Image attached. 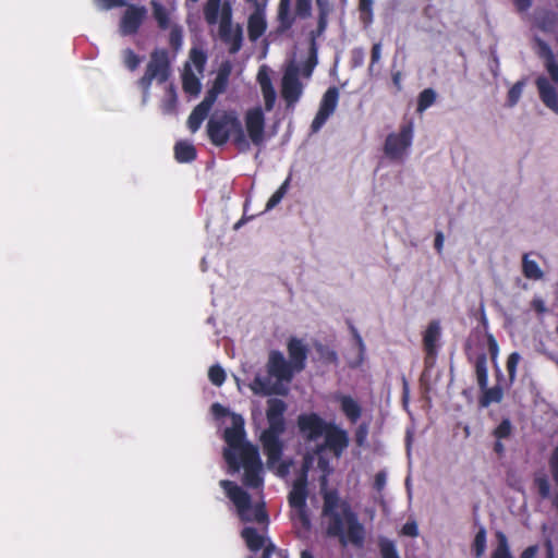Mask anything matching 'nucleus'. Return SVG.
Returning a JSON list of instances; mask_svg holds the SVG:
<instances>
[{"instance_id":"obj_1","label":"nucleus","mask_w":558,"mask_h":558,"mask_svg":"<svg viewBox=\"0 0 558 558\" xmlns=\"http://www.w3.org/2000/svg\"><path fill=\"white\" fill-rule=\"evenodd\" d=\"M245 422L241 414L231 415V426L223 432L227 447L223 449V459L232 472L244 469L243 483L250 488L263 486L262 460L257 446L246 440Z\"/></svg>"},{"instance_id":"obj_2","label":"nucleus","mask_w":558,"mask_h":558,"mask_svg":"<svg viewBox=\"0 0 558 558\" xmlns=\"http://www.w3.org/2000/svg\"><path fill=\"white\" fill-rule=\"evenodd\" d=\"M322 514L326 519L327 536L338 538L343 546H363L365 527L351 504L342 499L337 489L323 492Z\"/></svg>"},{"instance_id":"obj_3","label":"nucleus","mask_w":558,"mask_h":558,"mask_svg":"<svg viewBox=\"0 0 558 558\" xmlns=\"http://www.w3.org/2000/svg\"><path fill=\"white\" fill-rule=\"evenodd\" d=\"M287 404L283 400L270 398L267 400L266 418L268 427L259 436L263 451L270 465L278 463L283 453L281 435L286 432L284 412Z\"/></svg>"},{"instance_id":"obj_4","label":"nucleus","mask_w":558,"mask_h":558,"mask_svg":"<svg viewBox=\"0 0 558 558\" xmlns=\"http://www.w3.org/2000/svg\"><path fill=\"white\" fill-rule=\"evenodd\" d=\"M219 21V37L228 46V51L235 54L243 44V29L240 24H232V8L230 2L221 4V0H207L204 7V17L207 24L215 25Z\"/></svg>"},{"instance_id":"obj_5","label":"nucleus","mask_w":558,"mask_h":558,"mask_svg":"<svg viewBox=\"0 0 558 558\" xmlns=\"http://www.w3.org/2000/svg\"><path fill=\"white\" fill-rule=\"evenodd\" d=\"M207 135L215 146H223L232 138L239 150L245 151L250 148L242 122L234 110L211 117L207 122Z\"/></svg>"},{"instance_id":"obj_6","label":"nucleus","mask_w":558,"mask_h":558,"mask_svg":"<svg viewBox=\"0 0 558 558\" xmlns=\"http://www.w3.org/2000/svg\"><path fill=\"white\" fill-rule=\"evenodd\" d=\"M220 486L226 492L227 497L235 506L241 521H255L260 524L268 522V514L264 504L252 507V498L250 494L232 481L222 480L220 481Z\"/></svg>"},{"instance_id":"obj_7","label":"nucleus","mask_w":558,"mask_h":558,"mask_svg":"<svg viewBox=\"0 0 558 558\" xmlns=\"http://www.w3.org/2000/svg\"><path fill=\"white\" fill-rule=\"evenodd\" d=\"M171 75L169 52L165 48H156L150 52L149 61L143 76L137 81L144 94H148L154 81L166 83Z\"/></svg>"},{"instance_id":"obj_8","label":"nucleus","mask_w":558,"mask_h":558,"mask_svg":"<svg viewBox=\"0 0 558 558\" xmlns=\"http://www.w3.org/2000/svg\"><path fill=\"white\" fill-rule=\"evenodd\" d=\"M413 142V121L401 124L398 133H390L386 137L384 151L391 160H400Z\"/></svg>"},{"instance_id":"obj_9","label":"nucleus","mask_w":558,"mask_h":558,"mask_svg":"<svg viewBox=\"0 0 558 558\" xmlns=\"http://www.w3.org/2000/svg\"><path fill=\"white\" fill-rule=\"evenodd\" d=\"M323 436L324 442L315 446L313 449L314 454H320L329 450L336 458H340L349 447L350 439L348 432L335 423L329 422Z\"/></svg>"},{"instance_id":"obj_10","label":"nucleus","mask_w":558,"mask_h":558,"mask_svg":"<svg viewBox=\"0 0 558 558\" xmlns=\"http://www.w3.org/2000/svg\"><path fill=\"white\" fill-rule=\"evenodd\" d=\"M300 69L291 63L284 71L281 80V96L287 108H293L303 94V84L299 78Z\"/></svg>"},{"instance_id":"obj_11","label":"nucleus","mask_w":558,"mask_h":558,"mask_svg":"<svg viewBox=\"0 0 558 558\" xmlns=\"http://www.w3.org/2000/svg\"><path fill=\"white\" fill-rule=\"evenodd\" d=\"M329 422H326L315 412L301 413L296 418V426L300 435L306 441H316L325 433Z\"/></svg>"},{"instance_id":"obj_12","label":"nucleus","mask_w":558,"mask_h":558,"mask_svg":"<svg viewBox=\"0 0 558 558\" xmlns=\"http://www.w3.org/2000/svg\"><path fill=\"white\" fill-rule=\"evenodd\" d=\"M266 369L268 375L277 380L278 385L291 383L294 375L298 374L279 350H271L269 352Z\"/></svg>"},{"instance_id":"obj_13","label":"nucleus","mask_w":558,"mask_h":558,"mask_svg":"<svg viewBox=\"0 0 558 558\" xmlns=\"http://www.w3.org/2000/svg\"><path fill=\"white\" fill-rule=\"evenodd\" d=\"M441 337L440 323L434 319L428 323L423 333V349L425 352L424 365L425 368L434 367L438 355L439 341Z\"/></svg>"},{"instance_id":"obj_14","label":"nucleus","mask_w":558,"mask_h":558,"mask_svg":"<svg viewBox=\"0 0 558 558\" xmlns=\"http://www.w3.org/2000/svg\"><path fill=\"white\" fill-rule=\"evenodd\" d=\"M125 7L119 22V32L122 36H132L137 34L143 25L147 16V9L136 4H126Z\"/></svg>"},{"instance_id":"obj_15","label":"nucleus","mask_w":558,"mask_h":558,"mask_svg":"<svg viewBox=\"0 0 558 558\" xmlns=\"http://www.w3.org/2000/svg\"><path fill=\"white\" fill-rule=\"evenodd\" d=\"M339 100V90L336 86L329 87L319 104L318 111L312 122L311 129L313 132H317L326 123L331 114L336 111Z\"/></svg>"},{"instance_id":"obj_16","label":"nucleus","mask_w":558,"mask_h":558,"mask_svg":"<svg viewBox=\"0 0 558 558\" xmlns=\"http://www.w3.org/2000/svg\"><path fill=\"white\" fill-rule=\"evenodd\" d=\"M245 128L247 136L255 146H260L265 140V116L260 107L246 111Z\"/></svg>"},{"instance_id":"obj_17","label":"nucleus","mask_w":558,"mask_h":558,"mask_svg":"<svg viewBox=\"0 0 558 558\" xmlns=\"http://www.w3.org/2000/svg\"><path fill=\"white\" fill-rule=\"evenodd\" d=\"M287 351L289 356V363L299 374L306 367V361L308 356V348L302 339L291 337L287 342Z\"/></svg>"},{"instance_id":"obj_18","label":"nucleus","mask_w":558,"mask_h":558,"mask_svg":"<svg viewBox=\"0 0 558 558\" xmlns=\"http://www.w3.org/2000/svg\"><path fill=\"white\" fill-rule=\"evenodd\" d=\"M307 496V480L304 478V475H298L288 496L289 506L291 508H305Z\"/></svg>"},{"instance_id":"obj_19","label":"nucleus","mask_w":558,"mask_h":558,"mask_svg":"<svg viewBox=\"0 0 558 558\" xmlns=\"http://www.w3.org/2000/svg\"><path fill=\"white\" fill-rule=\"evenodd\" d=\"M535 84L543 104L558 113V93L556 88L545 76H538Z\"/></svg>"},{"instance_id":"obj_20","label":"nucleus","mask_w":558,"mask_h":558,"mask_svg":"<svg viewBox=\"0 0 558 558\" xmlns=\"http://www.w3.org/2000/svg\"><path fill=\"white\" fill-rule=\"evenodd\" d=\"M251 390L255 395L259 396H271V395H286L287 390L283 389L280 385L270 384V379L267 377L255 376L253 381L250 384Z\"/></svg>"},{"instance_id":"obj_21","label":"nucleus","mask_w":558,"mask_h":558,"mask_svg":"<svg viewBox=\"0 0 558 558\" xmlns=\"http://www.w3.org/2000/svg\"><path fill=\"white\" fill-rule=\"evenodd\" d=\"M241 536L245 541L247 548L253 553H257L260 549L264 551L268 546V542H271L253 526H245L241 532Z\"/></svg>"},{"instance_id":"obj_22","label":"nucleus","mask_w":558,"mask_h":558,"mask_svg":"<svg viewBox=\"0 0 558 558\" xmlns=\"http://www.w3.org/2000/svg\"><path fill=\"white\" fill-rule=\"evenodd\" d=\"M340 409L351 423H356L362 415V407L351 396L341 395L337 398Z\"/></svg>"},{"instance_id":"obj_23","label":"nucleus","mask_w":558,"mask_h":558,"mask_svg":"<svg viewBox=\"0 0 558 558\" xmlns=\"http://www.w3.org/2000/svg\"><path fill=\"white\" fill-rule=\"evenodd\" d=\"M267 23L265 16L259 12H254L247 21V34L251 41H256L266 32Z\"/></svg>"},{"instance_id":"obj_24","label":"nucleus","mask_w":558,"mask_h":558,"mask_svg":"<svg viewBox=\"0 0 558 558\" xmlns=\"http://www.w3.org/2000/svg\"><path fill=\"white\" fill-rule=\"evenodd\" d=\"M290 4H291L290 0H280L279 1L278 15H277L278 23H279V25H278L279 33H284V32L289 31L295 22L294 16L290 12Z\"/></svg>"},{"instance_id":"obj_25","label":"nucleus","mask_w":558,"mask_h":558,"mask_svg":"<svg viewBox=\"0 0 558 558\" xmlns=\"http://www.w3.org/2000/svg\"><path fill=\"white\" fill-rule=\"evenodd\" d=\"M197 151L193 144L186 141H179L174 145V158L180 163L192 162L196 159Z\"/></svg>"},{"instance_id":"obj_26","label":"nucleus","mask_w":558,"mask_h":558,"mask_svg":"<svg viewBox=\"0 0 558 558\" xmlns=\"http://www.w3.org/2000/svg\"><path fill=\"white\" fill-rule=\"evenodd\" d=\"M474 366L477 385L481 389H485L488 385L487 356L485 353L476 356Z\"/></svg>"},{"instance_id":"obj_27","label":"nucleus","mask_w":558,"mask_h":558,"mask_svg":"<svg viewBox=\"0 0 558 558\" xmlns=\"http://www.w3.org/2000/svg\"><path fill=\"white\" fill-rule=\"evenodd\" d=\"M483 390V395L480 398V404L483 408H487L490 405V403H499L504 398V390L500 386H494L492 388H488L486 386Z\"/></svg>"},{"instance_id":"obj_28","label":"nucleus","mask_w":558,"mask_h":558,"mask_svg":"<svg viewBox=\"0 0 558 558\" xmlns=\"http://www.w3.org/2000/svg\"><path fill=\"white\" fill-rule=\"evenodd\" d=\"M522 272L525 278L532 279V280H539L544 276L538 264L535 260L529 258V254L523 255Z\"/></svg>"},{"instance_id":"obj_29","label":"nucleus","mask_w":558,"mask_h":558,"mask_svg":"<svg viewBox=\"0 0 558 558\" xmlns=\"http://www.w3.org/2000/svg\"><path fill=\"white\" fill-rule=\"evenodd\" d=\"M154 19L160 29H167L170 26V19L167 9L157 1L151 2Z\"/></svg>"},{"instance_id":"obj_30","label":"nucleus","mask_w":558,"mask_h":558,"mask_svg":"<svg viewBox=\"0 0 558 558\" xmlns=\"http://www.w3.org/2000/svg\"><path fill=\"white\" fill-rule=\"evenodd\" d=\"M498 544L493 550L490 558H513L508 544L507 536L502 532L496 534Z\"/></svg>"},{"instance_id":"obj_31","label":"nucleus","mask_w":558,"mask_h":558,"mask_svg":"<svg viewBox=\"0 0 558 558\" xmlns=\"http://www.w3.org/2000/svg\"><path fill=\"white\" fill-rule=\"evenodd\" d=\"M378 548L381 558H400L395 542L387 537H379Z\"/></svg>"},{"instance_id":"obj_32","label":"nucleus","mask_w":558,"mask_h":558,"mask_svg":"<svg viewBox=\"0 0 558 558\" xmlns=\"http://www.w3.org/2000/svg\"><path fill=\"white\" fill-rule=\"evenodd\" d=\"M291 175H289L283 183L278 187V190L269 197L267 204H266V210H270L274 207H276L281 199L286 196L288 193L289 186H290Z\"/></svg>"},{"instance_id":"obj_33","label":"nucleus","mask_w":558,"mask_h":558,"mask_svg":"<svg viewBox=\"0 0 558 558\" xmlns=\"http://www.w3.org/2000/svg\"><path fill=\"white\" fill-rule=\"evenodd\" d=\"M436 101V92L433 88H425L417 98V112L422 113Z\"/></svg>"},{"instance_id":"obj_34","label":"nucleus","mask_w":558,"mask_h":558,"mask_svg":"<svg viewBox=\"0 0 558 558\" xmlns=\"http://www.w3.org/2000/svg\"><path fill=\"white\" fill-rule=\"evenodd\" d=\"M122 60L124 66L131 72L135 71L142 62V58L131 48H126L122 51Z\"/></svg>"},{"instance_id":"obj_35","label":"nucleus","mask_w":558,"mask_h":558,"mask_svg":"<svg viewBox=\"0 0 558 558\" xmlns=\"http://www.w3.org/2000/svg\"><path fill=\"white\" fill-rule=\"evenodd\" d=\"M486 549V531L484 527H481L478 532L475 534L472 550L476 558H481Z\"/></svg>"},{"instance_id":"obj_36","label":"nucleus","mask_w":558,"mask_h":558,"mask_svg":"<svg viewBox=\"0 0 558 558\" xmlns=\"http://www.w3.org/2000/svg\"><path fill=\"white\" fill-rule=\"evenodd\" d=\"M512 434V424L509 418H504L500 424L493 430L496 439L501 440L509 438Z\"/></svg>"},{"instance_id":"obj_37","label":"nucleus","mask_w":558,"mask_h":558,"mask_svg":"<svg viewBox=\"0 0 558 558\" xmlns=\"http://www.w3.org/2000/svg\"><path fill=\"white\" fill-rule=\"evenodd\" d=\"M183 44V32L182 27L179 25H174L171 27L169 33V45L174 50L178 51Z\"/></svg>"},{"instance_id":"obj_38","label":"nucleus","mask_w":558,"mask_h":558,"mask_svg":"<svg viewBox=\"0 0 558 558\" xmlns=\"http://www.w3.org/2000/svg\"><path fill=\"white\" fill-rule=\"evenodd\" d=\"M208 378L213 385L220 387L226 380V372L220 365H213L209 367Z\"/></svg>"},{"instance_id":"obj_39","label":"nucleus","mask_w":558,"mask_h":558,"mask_svg":"<svg viewBox=\"0 0 558 558\" xmlns=\"http://www.w3.org/2000/svg\"><path fill=\"white\" fill-rule=\"evenodd\" d=\"M318 21L327 22L330 13L333 11V5L329 0H315Z\"/></svg>"},{"instance_id":"obj_40","label":"nucleus","mask_w":558,"mask_h":558,"mask_svg":"<svg viewBox=\"0 0 558 558\" xmlns=\"http://www.w3.org/2000/svg\"><path fill=\"white\" fill-rule=\"evenodd\" d=\"M190 60L192 61L196 70L202 72L206 64L207 56L202 49L192 48L190 51Z\"/></svg>"},{"instance_id":"obj_41","label":"nucleus","mask_w":558,"mask_h":558,"mask_svg":"<svg viewBox=\"0 0 558 558\" xmlns=\"http://www.w3.org/2000/svg\"><path fill=\"white\" fill-rule=\"evenodd\" d=\"M228 75H229V68L221 69L219 73L217 74L213 86L210 87L216 93L221 94L226 90L227 84H228Z\"/></svg>"},{"instance_id":"obj_42","label":"nucleus","mask_w":558,"mask_h":558,"mask_svg":"<svg viewBox=\"0 0 558 558\" xmlns=\"http://www.w3.org/2000/svg\"><path fill=\"white\" fill-rule=\"evenodd\" d=\"M534 485L538 490V495L543 499H547L550 495V485L546 475H539L534 477Z\"/></svg>"},{"instance_id":"obj_43","label":"nucleus","mask_w":558,"mask_h":558,"mask_svg":"<svg viewBox=\"0 0 558 558\" xmlns=\"http://www.w3.org/2000/svg\"><path fill=\"white\" fill-rule=\"evenodd\" d=\"M318 59H317V51L315 48L310 49V54L306 61L303 63L302 66V75L305 77H310L317 65Z\"/></svg>"},{"instance_id":"obj_44","label":"nucleus","mask_w":558,"mask_h":558,"mask_svg":"<svg viewBox=\"0 0 558 558\" xmlns=\"http://www.w3.org/2000/svg\"><path fill=\"white\" fill-rule=\"evenodd\" d=\"M359 11L361 20L364 23H371L373 20V0H359Z\"/></svg>"},{"instance_id":"obj_45","label":"nucleus","mask_w":558,"mask_h":558,"mask_svg":"<svg viewBox=\"0 0 558 558\" xmlns=\"http://www.w3.org/2000/svg\"><path fill=\"white\" fill-rule=\"evenodd\" d=\"M327 26H328L327 22H323V21H318L317 20V27H316V29H313L310 33V49L315 48L316 51H318V46H317V41L316 40H317L318 37H320L326 32Z\"/></svg>"},{"instance_id":"obj_46","label":"nucleus","mask_w":558,"mask_h":558,"mask_svg":"<svg viewBox=\"0 0 558 558\" xmlns=\"http://www.w3.org/2000/svg\"><path fill=\"white\" fill-rule=\"evenodd\" d=\"M317 352L319 353L320 359L327 364H337L338 355L337 352L328 347L319 344L317 347Z\"/></svg>"},{"instance_id":"obj_47","label":"nucleus","mask_w":558,"mask_h":558,"mask_svg":"<svg viewBox=\"0 0 558 558\" xmlns=\"http://www.w3.org/2000/svg\"><path fill=\"white\" fill-rule=\"evenodd\" d=\"M312 13V0H295V14L300 19H307Z\"/></svg>"},{"instance_id":"obj_48","label":"nucleus","mask_w":558,"mask_h":558,"mask_svg":"<svg viewBox=\"0 0 558 558\" xmlns=\"http://www.w3.org/2000/svg\"><path fill=\"white\" fill-rule=\"evenodd\" d=\"M520 359L521 356L518 352H512L507 359V372L510 381H513L515 379L517 366L520 362Z\"/></svg>"},{"instance_id":"obj_49","label":"nucleus","mask_w":558,"mask_h":558,"mask_svg":"<svg viewBox=\"0 0 558 558\" xmlns=\"http://www.w3.org/2000/svg\"><path fill=\"white\" fill-rule=\"evenodd\" d=\"M536 44L538 47V54L544 60V63L549 62L555 59V54H554L550 46L546 41L537 38Z\"/></svg>"},{"instance_id":"obj_50","label":"nucleus","mask_w":558,"mask_h":558,"mask_svg":"<svg viewBox=\"0 0 558 558\" xmlns=\"http://www.w3.org/2000/svg\"><path fill=\"white\" fill-rule=\"evenodd\" d=\"M260 89H262V94H263L264 101H265V109L267 111L272 110L275 102H276V98H277L276 90H275L274 86L269 87L266 85L265 88H260Z\"/></svg>"},{"instance_id":"obj_51","label":"nucleus","mask_w":558,"mask_h":558,"mask_svg":"<svg viewBox=\"0 0 558 558\" xmlns=\"http://www.w3.org/2000/svg\"><path fill=\"white\" fill-rule=\"evenodd\" d=\"M274 555L276 558H289L288 550L277 548L272 542H268V546L263 551V558H270Z\"/></svg>"},{"instance_id":"obj_52","label":"nucleus","mask_w":558,"mask_h":558,"mask_svg":"<svg viewBox=\"0 0 558 558\" xmlns=\"http://www.w3.org/2000/svg\"><path fill=\"white\" fill-rule=\"evenodd\" d=\"M523 86L524 83L522 81H519L509 89L508 102L510 106H514L519 101L522 95Z\"/></svg>"},{"instance_id":"obj_53","label":"nucleus","mask_w":558,"mask_h":558,"mask_svg":"<svg viewBox=\"0 0 558 558\" xmlns=\"http://www.w3.org/2000/svg\"><path fill=\"white\" fill-rule=\"evenodd\" d=\"M295 510V517L303 529H311V519L307 511V506L305 508H293Z\"/></svg>"},{"instance_id":"obj_54","label":"nucleus","mask_w":558,"mask_h":558,"mask_svg":"<svg viewBox=\"0 0 558 558\" xmlns=\"http://www.w3.org/2000/svg\"><path fill=\"white\" fill-rule=\"evenodd\" d=\"M548 463L553 480L558 487V446L553 450Z\"/></svg>"},{"instance_id":"obj_55","label":"nucleus","mask_w":558,"mask_h":558,"mask_svg":"<svg viewBox=\"0 0 558 558\" xmlns=\"http://www.w3.org/2000/svg\"><path fill=\"white\" fill-rule=\"evenodd\" d=\"M183 88L191 94H197L201 89V83L195 76L184 77Z\"/></svg>"},{"instance_id":"obj_56","label":"nucleus","mask_w":558,"mask_h":558,"mask_svg":"<svg viewBox=\"0 0 558 558\" xmlns=\"http://www.w3.org/2000/svg\"><path fill=\"white\" fill-rule=\"evenodd\" d=\"M316 456L318 457V459H317V466L324 473L323 484L325 485L326 484V476L329 475L332 472V469H331V466L329 464V461L323 456V453L316 454Z\"/></svg>"},{"instance_id":"obj_57","label":"nucleus","mask_w":558,"mask_h":558,"mask_svg":"<svg viewBox=\"0 0 558 558\" xmlns=\"http://www.w3.org/2000/svg\"><path fill=\"white\" fill-rule=\"evenodd\" d=\"M96 3L104 10H110L113 8H121L128 4L129 0H95Z\"/></svg>"},{"instance_id":"obj_58","label":"nucleus","mask_w":558,"mask_h":558,"mask_svg":"<svg viewBox=\"0 0 558 558\" xmlns=\"http://www.w3.org/2000/svg\"><path fill=\"white\" fill-rule=\"evenodd\" d=\"M401 533L404 536L416 537L418 535V526L415 521H408L403 524Z\"/></svg>"},{"instance_id":"obj_59","label":"nucleus","mask_w":558,"mask_h":558,"mask_svg":"<svg viewBox=\"0 0 558 558\" xmlns=\"http://www.w3.org/2000/svg\"><path fill=\"white\" fill-rule=\"evenodd\" d=\"M487 347L493 361L497 359L499 347L497 340L492 333H487Z\"/></svg>"},{"instance_id":"obj_60","label":"nucleus","mask_w":558,"mask_h":558,"mask_svg":"<svg viewBox=\"0 0 558 558\" xmlns=\"http://www.w3.org/2000/svg\"><path fill=\"white\" fill-rule=\"evenodd\" d=\"M314 453H307L304 456L303 463L301 466V470L298 475H304V478L307 480L308 477V471L312 466L313 460H314Z\"/></svg>"},{"instance_id":"obj_61","label":"nucleus","mask_w":558,"mask_h":558,"mask_svg":"<svg viewBox=\"0 0 558 558\" xmlns=\"http://www.w3.org/2000/svg\"><path fill=\"white\" fill-rule=\"evenodd\" d=\"M218 95H219L218 93H216L214 89L209 88L207 90L204 99L199 104L211 110L214 104L217 100Z\"/></svg>"},{"instance_id":"obj_62","label":"nucleus","mask_w":558,"mask_h":558,"mask_svg":"<svg viewBox=\"0 0 558 558\" xmlns=\"http://www.w3.org/2000/svg\"><path fill=\"white\" fill-rule=\"evenodd\" d=\"M203 122L204 121L201 120V118H198L196 114L191 112V114L189 116V119H187V128L190 129V131L192 133H195L196 131L199 130Z\"/></svg>"},{"instance_id":"obj_63","label":"nucleus","mask_w":558,"mask_h":558,"mask_svg":"<svg viewBox=\"0 0 558 558\" xmlns=\"http://www.w3.org/2000/svg\"><path fill=\"white\" fill-rule=\"evenodd\" d=\"M203 122L204 121L201 120V118H198L196 114L191 112V114L189 116V119H187V128L190 129V131L192 133H195L196 131L199 130Z\"/></svg>"},{"instance_id":"obj_64","label":"nucleus","mask_w":558,"mask_h":558,"mask_svg":"<svg viewBox=\"0 0 558 558\" xmlns=\"http://www.w3.org/2000/svg\"><path fill=\"white\" fill-rule=\"evenodd\" d=\"M545 68L550 76V78L555 82V83H558V63L556 62V60H551L549 62H546L545 63Z\"/></svg>"}]
</instances>
